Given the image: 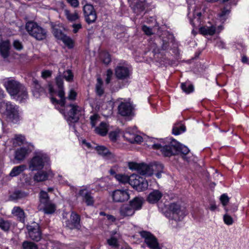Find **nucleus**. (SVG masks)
Listing matches in <instances>:
<instances>
[{"mask_svg": "<svg viewBox=\"0 0 249 249\" xmlns=\"http://www.w3.org/2000/svg\"><path fill=\"white\" fill-rule=\"evenodd\" d=\"M3 85L9 94L16 97L17 100L19 102H24L28 98L26 89L15 79L7 78L4 81Z\"/></svg>", "mask_w": 249, "mask_h": 249, "instance_id": "1", "label": "nucleus"}, {"mask_svg": "<svg viewBox=\"0 0 249 249\" xmlns=\"http://www.w3.org/2000/svg\"><path fill=\"white\" fill-rule=\"evenodd\" d=\"M152 147L155 149L160 150L161 153L165 157H170L180 153L183 155L187 154L189 150L187 147L183 145L175 140H172L168 144L162 146L160 144H154Z\"/></svg>", "mask_w": 249, "mask_h": 249, "instance_id": "2", "label": "nucleus"}, {"mask_svg": "<svg viewBox=\"0 0 249 249\" xmlns=\"http://www.w3.org/2000/svg\"><path fill=\"white\" fill-rule=\"evenodd\" d=\"M187 213L185 207L178 203H172L169 205L168 211L165 213V216L170 220L178 222L182 220Z\"/></svg>", "mask_w": 249, "mask_h": 249, "instance_id": "3", "label": "nucleus"}, {"mask_svg": "<svg viewBox=\"0 0 249 249\" xmlns=\"http://www.w3.org/2000/svg\"><path fill=\"white\" fill-rule=\"evenodd\" d=\"M3 107L5 109L4 114L8 122L16 124L22 120L18 106L7 102L3 103Z\"/></svg>", "mask_w": 249, "mask_h": 249, "instance_id": "4", "label": "nucleus"}, {"mask_svg": "<svg viewBox=\"0 0 249 249\" xmlns=\"http://www.w3.org/2000/svg\"><path fill=\"white\" fill-rule=\"evenodd\" d=\"M25 28L29 34L37 40H42L47 37L46 30L35 22H27Z\"/></svg>", "mask_w": 249, "mask_h": 249, "instance_id": "5", "label": "nucleus"}, {"mask_svg": "<svg viewBox=\"0 0 249 249\" xmlns=\"http://www.w3.org/2000/svg\"><path fill=\"white\" fill-rule=\"evenodd\" d=\"M67 112H62L64 114L68 121L75 123L78 121L80 115L83 111L82 107L75 104H70L65 107Z\"/></svg>", "mask_w": 249, "mask_h": 249, "instance_id": "6", "label": "nucleus"}, {"mask_svg": "<svg viewBox=\"0 0 249 249\" xmlns=\"http://www.w3.org/2000/svg\"><path fill=\"white\" fill-rule=\"evenodd\" d=\"M49 161V158L47 155L39 153L31 160L29 168L31 171L41 170Z\"/></svg>", "mask_w": 249, "mask_h": 249, "instance_id": "7", "label": "nucleus"}, {"mask_svg": "<svg viewBox=\"0 0 249 249\" xmlns=\"http://www.w3.org/2000/svg\"><path fill=\"white\" fill-rule=\"evenodd\" d=\"M131 67L125 62L120 63L115 69V74L119 80L129 79L131 75Z\"/></svg>", "mask_w": 249, "mask_h": 249, "instance_id": "8", "label": "nucleus"}, {"mask_svg": "<svg viewBox=\"0 0 249 249\" xmlns=\"http://www.w3.org/2000/svg\"><path fill=\"white\" fill-rule=\"evenodd\" d=\"M130 185L138 192H142L147 189L148 184L144 178L136 175L130 176Z\"/></svg>", "mask_w": 249, "mask_h": 249, "instance_id": "9", "label": "nucleus"}, {"mask_svg": "<svg viewBox=\"0 0 249 249\" xmlns=\"http://www.w3.org/2000/svg\"><path fill=\"white\" fill-rule=\"evenodd\" d=\"M84 17L88 24L94 23L97 18L96 12L93 6L89 3H86L83 7Z\"/></svg>", "mask_w": 249, "mask_h": 249, "instance_id": "10", "label": "nucleus"}, {"mask_svg": "<svg viewBox=\"0 0 249 249\" xmlns=\"http://www.w3.org/2000/svg\"><path fill=\"white\" fill-rule=\"evenodd\" d=\"M141 236L144 239L147 246L151 249H160L157 238L150 232L146 231L140 232Z\"/></svg>", "mask_w": 249, "mask_h": 249, "instance_id": "11", "label": "nucleus"}, {"mask_svg": "<svg viewBox=\"0 0 249 249\" xmlns=\"http://www.w3.org/2000/svg\"><path fill=\"white\" fill-rule=\"evenodd\" d=\"M112 198L114 202H124L130 198V195L126 189H117L112 193Z\"/></svg>", "mask_w": 249, "mask_h": 249, "instance_id": "12", "label": "nucleus"}, {"mask_svg": "<svg viewBox=\"0 0 249 249\" xmlns=\"http://www.w3.org/2000/svg\"><path fill=\"white\" fill-rule=\"evenodd\" d=\"M136 128H128L124 133V138L131 143H139L142 141V138L135 134Z\"/></svg>", "mask_w": 249, "mask_h": 249, "instance_id": "13", "label": "nucleus"}, {"mask_svg": "<svg viewBox=\"0 0 249 249\" xmlns=\"http://www.w3.org/2000/svg\"><path fill=\"white\" fill-rule=\"evenodd\" d=\"M27 228L29 237L31 240L36 242L40 240L42 237V233L38 225H29Z\"/></svg>", "mask_w": 249, "mask_h": 249, "instance_id": "14", "label": "nucleus"}, {"mask_svg": "<svg viewBox=\"0 0 249 249\" xmlns=\"http://www.w3.org/2000/svg\"><path fill=\"white\" fill-rule=\"evenodd\" d=\"M118 213L122 218L131 217L135 213L132 207L128 203L122 205L119 209Z\"/></svg>", "mask_w": 249, "mask_h": 249, "instance_id": "15", "label": "nucleus"}, {"mask_svg": "<svg viewBox=\"0 0 249 249\" xmlns=\"http://www.w3.org/2000/svg\"><path fill=\"white\" fill-rule=\"evenodd\" d=\"M130 6L136 13H139L143 11L147 4L145 0H128Z\"/></svg>", "mask_w": 249, "mask_h": 249, "instance_id": "16", "label": "nucleus"}, {"mask_svg": "<svg viewBox=\"0 0 249 249\" xmlns=\"http://www.w3.org/2000/svg\"><path fill=\"white\" fill-rule=\"evenodd\" d=\"M80 220L79 215L74 212H72L71 215V220L66 221V226L71 230L79 229L80 228Z\"/></svg>", "mask_w": 249, "mask_h": 249, "instance_id": "17", "label": "nucleus"}, {"mask_svg": "<svg viewBox=\"0 0 249 249\" xmlns=\"http://www.w3.org/2000/svg\"><path fill=\"white\" fill-rule=\"evenodd\" d=\"M119 113L123 116H129L132 114L133 107L129 102H121L118 107Z\"/></svg>", "mask_w": 249, "mask_h": 249, "instance_id": "18", "label": "nucleus"}, {"mask_svg": "<svg viewBox=\"0 0 249 249\" xmlns=\"http://www.w3.org/2000/svg\"><path fill=\"white\" fill-rule=\"evenodd\" d=\"M79 195L82 197L83 200L85 202L87 205L92 206L93 205L94 200L91 194L87 189H81L79 192Z\"/></svg>", "mask_w": 249, "mask_h": 249, "instance_id": "19", "label": "nucleus"}, {"mask_svg": "<svg viewBox=\"0 0 249 249\" xmlns=\"http://www.w3.org/2000/svg\"><path fill=\"white\" fill-rule=\"evenodd\" d=\"M10 43L9 40L2 41L0 43V53L4 58H7L10 54Z\"/></svg>", "mask_w": 249, "mask_h": 249, "instance_id": "20", "label": "nucleus"}, {"mask_svg": "<svg viewBox=\"0 0 249 249\" xmlns=\"http://www.w3.org/2000/svg\"><path fill=\"white\" fill-rule=\"evenodd\" d=\"M120 235L116 232H113L111 233V236L107 240V244L114 249H118L119 248L120 244L119 239Z\"/></svg>", "mask_w": 249, "mask_h": 249, "instance_id": "21", "label": "nucleus"}, {"mask_svg": "<svg viewBox=\"0 0 249 249\" xmlns=\"http://www.w3.org/2000/svg\"><path fill=\"white\" fill-rule=\"evenodd\" d=\"M31 150L27 147H22L18 149L15 152V158L18 161L23 160L30 153Z\"/></svg>", "mask_w": 249, "mask_h": 249, "instance_id": "22", "label": "nucleus"}, {"mask_svg": "<svg viewBox=\"0 0 249 249\" xmlns=\"http://www.w3.org/2000/svg\"><path fill=\"white\" fill-rule=\"evenodd\" d=\"M163 196L162 193L158 190H154L148 196L147 200L151 204L158 202Z\"/></svg>", "mask_w": 249, "mask_h": 249, "instance_id": "23", "label": "nucleus"}, {"mask_svg": "<svg viewBox=\"0 0 249 249\" xmlns=\"http://www.w3.org/2000/svg\"><path fill=\"white\" fill-rule=\"evenodd\" d=\"M144 202V199L142 197L136 196L130 200L128 204L132 207L134 211L141 209Z\"/></svg>", "mask_w": 249, "mask_h": 249, "instance_id": "24", "label": "nucleus"}, {"mask_svg": "<svg viewBox=\"0 0 249 249\" xmlns=\"http://www.w3.org/2000/svg\"><path fill=\"white\" fill-rule=\"evenodd\" d=\"M12 214L17 216L19 221L24 222L25 218V214L23 210L19 206L14 207L12 210Z\"/></svg>", "mask_w": 249, "mask_h": 249, "instance_id": "25", "label": "nucleus"}, {"mask_svg": "<svg viewBox=\"0 0 249 249\" xmlns=\"http://www.w3.org/2000/svg\"><path fill=\"white\" fill-rule=\"evenodd\" d=\"M199 31L203 36H213L215 34L216 29L213 25L204 26L199 28Z\"/></svg>", "mask_w": 249, "mask_h": 249, "instance_id": "26", "label": "nucleus"}, {"mask_svg": "<svg viewBox=\"0 0 249 249\" xmlns=\"http://www.w3.org/2000/svg\"><path fill=\"white\" fill-rule=\"evenodd\" d=\"M45 93L44 88L42 87L37 81H34V87L33 89V94L34 97L36 98Z\"/></svg>", "mask_w": 249, "mask_h": 249, "instance_id": "27", "label": "nucleus"}, {"mask_svg": "<svg viewBox=\"0 0 249 249\" xmlns=\"http://www.w3.org/2000/svg\"><path fill=\"white\" fill-rule=\"evenodd\" d=\"M108 131V125L105 122H101L98 126L95 128V131L96 133L102 136H106Z\"/></svg>", "mask_w": 249, "mask_h": 249, "instance_id": "28", "label": "nucleus"}, {"mask_svg": "<svg viewBox=\"0 0 249 249\" xmlns=\"http://www.w3.org/2000/svg\"><path fill=\"white\" fill-rule=\"evenodd\" d=\"M39 208L40 210H42L44 213L47 214H52L56 210L55 204L53 203L51 201L43 205Z\"/></svg>", "mask_w": 249, "mask_h": 249, "instance_id": "29", "label": "nucleus"}, {"mask_svg": "<svg viewBox=\"0 0 249 249\" xmlns=\"http://www.w3.org/2000/svg\"><path fill=\"white\" fill-rule=\"evenodd\" d=\"M59 89H60L58 91V95L60 98V100L59 101H57L54 98H51V101L53 104L56 103L60 105L61 107H64L65 104L66 98L65 97V92L63 88Z\"/></svg>", "mask_w": 249, "mask_h": 249, "instance_id": "30", "label": "nucleus"}, {"mask_svg": "<svg viewBox=\"0 0 249 249\" xmlns=\"http://www.w3.org/2000/svg\"><path fill=\"white\" fill-rule=\"evenodd\" d=\"M39 207L51 201L47 192L43 190H41L39 194Z\"/></svg>", "mask_w": 249, "mask_h": 249, "instance_id": "31", "label": "nucleus"}, {"mask_svg": "<svg viewBox=\"0 0 249 249\" xmlns=\"http://www.w3.org/2000/svg\"><path fill=\"white\" fill-rule=\"evenodd\" d=\"M49 174L45 171H39L37 172L34 176V179L37 182L44 181L48 179Z\"/></svg>", "mask_w": 249, "mask_h": 249, "instance_id": "32", "label": "nucleus"}, {"mask_svg": "<svg viewBox=\"0 0 249 249\" xmlns=\"http://www.w3.org/2000/svg\"><path fill=\"white\" fill-rule=\"evenodd\" d=\"M64 14L67 19L70 21H74L79 18L78 13L77 11H75L73 13L71 12L67 9L64 10Z\"/></svg>", "mask_w": 249, "mask_h": 249, "instance_id": "33", "label": "nucleus"}, {"mask_svg": "<svg viewBox=\"0 0 249 249\" xmlns=\"http://www.w3.org/2000/svg\"><path fill=\"white\" fill-rule=\"evenodd\" d=\"M150 170V164L142 163L140 166L138 173L142 175L151 176H152V172Z\"/></svg>", "mask_w": 249, "mask_h": 249, "instance_id": "34", "label": "nucleus"}, {"mask_svg": "<svg viewBox=\"0 0 249 249\" xmlns=\"http://www.w3.org/2000/svg\"><path fill=\"white\" fill-rule=\"evenodd\" d=\"M28 194L21 191L17 190L13 192L10 196V198L12 200H17L26 197Z\"/></svg>", "mask_w": 249, "mask_h": 249, "instance_id": "35", "label": "nucleus"}, {"mask_svg": "<svg viewBox=\"0 0 249 249\" xmlns=\"http://www.w3.org/2000/svg\"><path fill=\"white\" fill-rule=\"evenodd\" d=\"M25 169L26 166L24 165L15 166L12 169L10 173V176L12 177H16L24 171Z\"/></svg>", "mask_w": 249, "mask_h": 249, "instance_id": "36", "label": "nucleus"}, {"mask_svg": "<svg viewBox=\"0 0 249 249\" xmlns=\"http://www.w3.org/2000/svg\"><path fill=\"white\" fill-rule=\"evenodd\" d=\"M10 221L0 218V229L4 231H8L11 227Z\"/></svg>", "mask_w": 249, "mask_h": 249, "instance_id": "37", "label": "nucleus"}, {"mask_svg": "<svg viewBox=\"0 0 249 249\" xmlns=\"http://www.w3.org/2000/svg\"><path fill=\"white\" fill-rule=\"evenodd\" d=\"M95 90L96 94L99 96H102L104 93V90L103 88V82L100 78H98L97 79Z\"/></svg>", "mask_w": 249, "mask_h": 249, "instance_id": "38", "label": "nucleus"}, {"mask_svg": "<svg viewBox=\"0 0 249 249\" xmlns=\"http://www.w3.org/2000/svg\"><path fill=\"white\" fill-rule=\"evenodd\" d=\"M163 166L160 163H154L150 164L151 172L152 175L158 172H162Z\"/></svg>", "mask_w": 249, "mask_h": 249, "instance_id": "39", "label": "nucleus"}, {"mask_svg": "<svg viewBox=\"0 0 249 249\" xmlns=\"http://www.w3.org/2000/svg\"><path fill=\"white\" fill-rule=\"evenodd\" d=\"M185 126L181 124H177L174 126L173 128V134L178 135L185 131Z\"/></svg>", "mask_w": 249, "mask_h": 249, "instance_id": "40", "label": "nucleus"}, {"mask_svg": "<svg viewBox=\"0 0 249 249\" xmlns=\"http://www.w3.org/2000/svg\"><path fill=\"white\" fill-rule=\"evenodd\" d=\"M115 178L121 183L124 184L128 182L130 184V177L123 174H118L116 175Z\"/></svg>", "mask_w": 249, "mask_h": 249, "instance_id": "41", "label": "nucleus"}, {"mask_svg": "<svg viewBox=\"0 0 249 249\" xmlns=\"http://www.w3.org/2000/svg\"><path fill=\"white\" fill-rule=\"evenodd\" d=\"M22 248L23 249H38L37 245L34 242L25 241L22 243Z\"/></svg>", "mask_w": 249, "mask_h": 249, "instance_id": "42", "label": "nucleus"}, {"mask_svg": "<svg viewBox=\"0 0 249 249\" xmlns=\"http://www.w3.org/2000/svg\"><path fill=\"white\" fill-rule=\"evenodd\" d=\"M66 46H67L69 48H72L74 46V41L70 37L66 35H65L62 39L61 40Z\"/></svg>", "mask_w": 249, "mask_h": 249, "instance_id": "43", "label": "nucleus"}, {"mask_svg": "<svg viewBox=\"0 0 249 249\" xmlns=\"http://www.w3.org/2000/svg\"><path fill=\"white\" fill-rule=\"evenodd\" d=\"M181 88L182 90L187 93H189L192 92L194 90V87L193 85L187 83H181Z\"/></svg>", "mask_w": 249, "mask_h": 249, "instance_id": "44", "label": "nucleus"}, {"mask_svg": "<svg viewBox=\"0 0 249 249\" xmlns=\"http://www.w3.org/2000/svg\"><path fill=\"white\" fill-rule=\"evenodd\" d=\"M95 149L98 153L105 157L109 151L107 148L102 145H98L95 147Z\"/></svg>", "mask_w": 249, "mask_h": 249, "instance_id": "45", "label": "nucleus"}, {"mask_svg": "<svg viewBox=\"0 0 249 249\" xmlns=\"http://www.w3.org/2000/svg\"><path fill=\"white\" fill-rule=\"evenodd\" d=\"M100 57L103 62L107 65L111 61V58L109 54L107 52H103L101 53Z\"/></svg>", "mask_w": 249, "mask_h": 249, "instance_id": "46", "label": "nucleus"}, {"mask_svg": "<svg viewBox=\"0 0 249 249\" xmlns=\"http://www.w3.org/2000/svg\"><path fill=\"white\" fill-rule=\"evenodd\" d=\"M120 130L116 129L115 130L111 131L109 134V139L113 142H115L119 136Z\"/></svg>", "mask_w": 249, "mask_h": 249, "instance_id": "47", "label": "nucleus"}, {"mask_svg": "<svg viewBox=\"0 0 249 249\" xmlns=\"http://www.w3.org/2000/svg\"><path fill=\"white\" fill-rule=\"evenodd\" d=\"M53 34L55 37L59 40H61L62 38L66 35L60 30L56 28H53Z\"/></svg>", "mask_w": 249, "mask_h": 249, "instance_id": "48", "label": "nucleus"}, {"mask_svg": "<svg viewBox=\"0 0 249 249\" xmlns=\"http://www.w3.org/2000/svg\"><path fill=\"white\" fill-rule=\"evenodd\" d=\"M63 77L68 82H71L73 80V75L71 70H67L64 72Z\"/></svg>", "mask_w": 249, "mask_h": 249, "instance_id": "49", "label": "nucleus"}, {"mask_svg": "<svg viewBox=\"0 0 249 249\" xmlns=\"http://www.w3.org/2000/svg\"><path fill=\"white\" fill-rule=\"evenodd\" d=\"M90 124L92 127H95L100 122V116L98 114H94L90 117Z\"/></svg>", "mask_w": 249, "mask_h": 249, "instance_id": "50", "label": "nucleus"}, {"mask_svg": "<svg viewBox=\"0 0 249 249\" xmlns=\"http://www.w3.org/2000/svg\"><path fill=\"white\" fill-rule=\"evenodd\" d=\"M104 158L111 162H115L117 160V157L109 151H108L107 154Z\"/></svg>", "mask_w": 249, "mask_h": 249, "instance_id": "51", "label": "nucleus"}, {"mask_svg": "<svg viewBox=\"0 0 249 249\" xmlns=\"http://www.w3.org/2000/svg\"><path fill=\"white\" fill-rule=\"evenodd\" d=\"M223 220L225 223L228 225H231L233 222V218L228 214H225L224 215Z\"/></svg>", "mask_w": 249, "mask_h": 249, "instance_id": "52", "label": "nucleus"}, {"mask_svg": "<svg viewBox=\"0 0 249 249\" xmlns=\"http://www.w3.org/2000/svg\"><path fill=\"white\" fill-rule=\"evenodd\" d=\"M141 164H138L134 162H129L128 163V167L131 170L137 171L138 172Z\"/></svg>", "mask_w": 249, "mask_h": 249, "instance_id": "53", "label": "nucleus"}, {"mask_svg": "<svg viewBox=\"0 0 249 249\" xmlns=\"http://www.w3.org/2000/svg\"><path fill=\"white\" fill-rule=\"evenodd\" d=\"M24 140V137L21 135H16L15 136L14 139L13 144H15L16 142H17V145H19V143H22Z\"/></svg>", "mask_w": 249, "mask_h": 249, "instance_id": "54", "label": "nucleus"}, {"mask_svg": "<svg viewBox=\"0 0 249 249\" xmlns=\"http://www.w3.org/2000/svg\"><path fill=\"white\" fill-rule=\"evenodd\" d=\"M77 93L73 89H71L69 92L68 97L66 99L70 100H74L76 99Z\"/></svg>", "mask_w": 249, "mask_h": 249, "instance_id": "55", "label": "nucleus"}, {"mask_svg": "<svg viewBox=\"0 0 249 249\" xmlns=\"http://www.w3.org/2000/svg\"><path fill=\"white\" fill-rule=\"evenodd\" d=\"M13 45L14 48L18 51H20L23 48L21 42L18 40H14Z\"/></svg>", "mask_w": 249, "mask_h": 249, "instance_id": "56", "label": "nucleus"}, {"mask_svg": "<svg viewBox=\"0 0 249 249\" xmlns=\"http://www.w3.org/2000/svg\"><path fill=\"white\" fill-rule=\"evenodd\" d=\"M220 201L223 206L227 205L229 201V198L226 194H223L220 196Z\"/></svg>", "mask_w": 249, "mask_h": 249, "instance_id": "57", "label": "nucleus"}, {"mask_svg": "<svg viewBox=\"0 0 249 249\" xmlns=\"http://www.w3.org/2000/svg\"><path fill=\"white\" fill-rule=\"evenodd\" d=\"M142 30L143 32L147 36H150L153 34L152 29L146 25L142 26Z\"/></svg>", "mask_w": 249, "mask_h": 249, "instance_id": "58", "label": "nucleus"}, {"mask_svg": "<svg viewBox=\"0 0 249 249\" xmlns=\"http://www.w3.org/2000/svg\"><path fill=\"white\" fill-rule=\"evenodd\" d=\"M56 83L59 88H62L63 87V78L60 75H58L56 78Z\"/></svg>", "mask_w": 249, "mask_h": 249, "instance_id": "59", "label": "nucleus"}, {"mask_svg": "<svg viewBox=\"0 0 249 249\" xmlns=\"http://www.w3.org/2000/svg\"><path fill=\"white\" fill-rule=\"evenodd\" d=\"M230 13V11L226 8H224L222 10L221 12L219 14V17L221 19H224L226 15H228Z\"/></svg>", "mask_w": 249, "mask_h": 249, "instance_id": "60", "label": "nucleus"}, {"mask_svg": "<svg viewBox=\"0 0 249 249\" xmlns=\"http://www.w3.org/2000/svg\"><path fill=\"white\" fill-rule=\"evenodd\" d=\"M66 1L73 8H77L79 5L78 0H66Z\"/></svg>", "mask_w": 249, "mask_h": 249, "instance_id": "61", "label": "nucleus"}, {"mask_svg": "<svg viewBox=\"0 0 249 249\" xmlns=\"http://www.w3.org/2000/svg\"><path fill=\"white\" fill-rule=\"evenodd\" d=\"M112 74H113V72H112V70L110 69L107 70V78L106 79V82L107 84H108L110 82V81L111 79V77L112 76Z\"/></svg>", "mask_w": 249, "mask_h": 249, "instance_id": "62", "label": "nucleus"}, {"mask_svg": "<svg viewBox=\"0 0 249 249\" xmlns=\"http://www.w3.org/2000/svg\"><path fill=\"white\" fill-rule=\"evenodd\" d=\"M73 30L72 32L73 33H76L78 32V31L81 29L82 28V25L80 23H77V24H73L72 25Z\"/></svg>", "mask_w": 249, "mask_h": 249, "instance_id": "63", "label": "nucleus"}, {"mask_svg": "<svg viewBox=\"0 0 249 249\" xmlns=\"http://www.w3.org/2000/svg\"><path fill=\"white\" fill-rule=\"evenodd\" d=\"M52 71L49 70H46L42 72L41 76L43 78H47L50 77L52 75Z\"/></svg>", "mask_w": 249, "mask_h": 249, "instance_id": "64", "label": "nucleus"}]
</instances>
